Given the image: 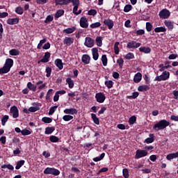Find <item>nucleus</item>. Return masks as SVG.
<instances>
[{
    "label": "nucleus",
    "mask_w": 178,
    "mask_h": 178,
    "mask_svg": "<svg viewBox=\"0 0 178 178\" xmlns=\"http://www.w3.org/2000/svg\"><path fill=\"white\" fill-rule=\"evenodd\" d=\"M64 122H70V120H73V116L70 115H65L63 117Z\"/></svg>",
    "instance_id": "c03bdc74"
},
{
    "label": "nucleus",
    "mask_w": 178,
    "mask_h": 178,
    "mask_svg": "<svg viewBox=\"0 0 178 178\" xmlns=\"http://www.w3.org/2000/svg\"><path fill=\"white\" fill-rule=\"evenodd\" d=\"M132 8H133V6H131V4H127L124 8V12L127 13L128 12H130V10H131Z\"/></svg>",
    "instance_id": "4d7b16f0"
},
{
    "label": "nucleus",
    "mask_w": 178,
    "mask_h": 178,
    "mask_svg": "<svg viewBox=\"0 0 178 178\" xmlns=\"http://www.w3.org/2000/svg\"><path fill=\"white\" fill-rule=\"evenodd\" d=\"M20 19L18 17L16 18H8L7 19V24H10V26H13V24H18Z\"/></svg>",
    "instance_id": "ddd939ff"
},
{
    "label": "nucleus",
    "mask_w": 178,
    "mask_h": 178,
    "mask_svg": "<svg viewBox=\"0 0 178 178\" xmlns=\"http://www.w3.org/2000/svg\"><path fill=\"white\" fill-rule=\"evenodd\" d=\"M139 47H141V43L134 40L128 42L127 44V48H128V49H134L136 48H139Z\"/></svg>",
    "instance_id": "39448f33"
},
{
    "label": "nucleus",
    "mask_w": 178,
    "mask_h": 178,
    "mask_svg": "<svg viewBox=\"0 0 178 178\" xmlns=\"http://www.w3.org/2000/svg\"><path fill=\"white\" fill-rule=\"evenodd\" d=\"M170 124V122L168 120H161L153 126V130H154V131H159V130H163L164 129H166Z\"/></svg>",
    "instance_id": "f257e3e1"
},
{
    "label": "nucleus",
    "mask_w": 178,
    "mask_h": 178,
    "mask_svg": "<svg viewBox=\"0 0 178 178\" xmlns=\"http://www.w3.org/2000/svg\"><path fill=\"white\" fill-rule=\"evenodd\" d=\"M170 120H172L173 122H178V115H171Z\"/></svg>",
    "instance_id": "774afa93"
},
{
    "label": "nucleus",
    "mask_w": 178,
    "mask_h": 178,
    "mask_svg": "<svg viewBox=\"0 0 178 178\" xmlns=\"http://www.w3.org/2000/svg\"><path fill=\"white\" fill-rule=\"evenodd\" d=\"M102 62L103 66H106V65H108V58H106V55L104 54L102 56Z\"/></svg>",
    "instance_id": "79ce46f5"
},
{
    "label": "nucleus",
    "mask_w": 178,
    "mask_h": 178,
    "mask_svg": "<svg viewBox=\"0 0 178 178\" xmlns=\"http://www.w3.org/2000/svg\"><path fill=\"white\" fill-rule=\"evenodd\" d=\"M54 20V16L53 15H47L45 20L44 23L48 24V23H51Z\"/></svg>",
    "instance_id": "de8ad7c7"
},
{
    "label": "nucleus",
    "mask_w": 178,
    "mask_h": 178,
    "mask_svg": "<svg viewBox=\"0 0 178 178\" xmlns=\"http://www.w3.org/2000/svg\"><path fill=\"white\" fill-rule=\"evenodd\" d=\"M177 58H178V55L177 54H170L169 56H168V59L170 60H173L175 59H177Z\"/></svg>",
    "instance_id": "69168bd1"
},
{
    "label": "nucleus",
    "mask_w": 178,
    "mask_h": 178,
    "mask_svg": "<svg viewBox=\"0 0 178 178\" xmlns=\"http://www.w3.org/2000/svg\"><path fill=\"white\" fill-rule=\"evenodd\" d=\"M143 79V74L141 72H138L135 74L134 78V83H140Z\"/></svg>",
    "instance_id": "6ab92c4d"
},
{
    "label": "nucleus",
    "mask_w": 178,
    "mask_h": 178,
    "mask_svg": "<svg viewBox=\"0 0 178 178\" xmlns=\"http://www.w3.org/2000/svg\"><path fill=\"white\" fill-rule=\"evenodd\" d=\"M164 24L165 26H166V27H168V30H173V29H175V25L173 24V22H172V21L165 20L164 22Z\"/></svg>",
    "instance_id": "4be33fe9"
},
{
    "label": "nucleus",
    "mask_w": 178,
    "mask_h": 178,
    "mask_svg": "<svg viewBox=\"0 0 178 178\" xmlns=\"http://www.w3.org/2000/svg\"><path fill=\"white\" fill-rule=\"evenodd\" d=\"M117 63L119 65L120 69H123V64L124 63V60L122 58H120L117 60Z\"/></svg>",
    "instance_id": "3c124183"
},
{
    "label": "nucleus",
    "mask_w": 178,
    "mask_h": 178,
    "mask_svg": "<svg viewBox=\"0 0 178 178\" xmlns=\"http://www.w3.org/2000/svg\"><path fill=\"white\" fill-rule=\"evenodd\" d=\"M84 45L88 48H92L94 47V39L88 37L86 38Z\"/></svg>",
    "instance_id": "f8f14e48"
},
{
    "label": "nucleus",
    "mask_w": 178,
    "mask_h": 178,
    "mask_svg": "<svg viewBox=\"0 0 178 178\" xmlns=\"http://www.w3.org/2000/svg\"><path fill=\"white\" fill-rule=\"evenodd\" d=\"M9 72H10V69L6 65L0 68V74H6V73H9Z\"/></svg>",
    "instance_id": "bb28decb"
},
{
    "label": "nucleus",
    "mask_w": 178,
    "mask_h": 178,
    "mask_svg": "<svg viewBox=\"0 0 178 178\" xmlns=\"http://www.w3.org/2000/svg\"><path fill=\"white\" fill-rule=\"evenodd\" d=\"M26 86L31 91H35L37 90V86L32 84L31 82H28Z\"/></svg>",
    "instance_id": "c756f323"
},
{
    "label": "nucleus",
    "mask_w": 178,
    "mask_h": 178,
    "mask_svg": "<svg viewBox=\"0 0 178 178\" xmlns=\"http://www.w3.org/2000/svg\"><path fill=\"white\" fill-rule=\"evenodd\" d=\"M10 113H12L13 118L14 119H17V118H19V109L16 106H13L10 108Z\"/></svg>",
    "instance_id": "1a4fd4ad"
},
{
    "label": "nucleus",
    "mask_w": 178,
    "mask_h": 178,
    "mask_svg": "<svg viewBox=\"0 0 178 178\" xmlns=\"http://www.w3.org/2000/svg\"><path fill=\"white\" fill-rule=\"evenodd\" d=\"M125 59H127L128 60H130V59H134V54H133V53H128L125 56Z\"/></svg>",
    "instance_id": "052dcab7"
},
{
    "label": "nucleus",
    "mask_w": 178,
    "mask_h": 178,
    "mask_svg": "<svg viewBox=\"0 0 178 178\" xmlns=\"http://www.w3.org/2000/svg\"><path fill=\"white\" fill-rule=\"evenodd\" d=\"M91 118L93 120V123H95V124H99V118L97 117L96 114L91 113Z\"/></svg>",
    "instance_id": "cd10ccee"
},
{
    "label": "nucleus",
    "mask_w": 178,
    "mask_h": 178,
    "mask_svg": "<svg viewBox=\"0 0 178 178\" xmlns=\"http://www.w3.org/2000/svg\"><path fill=\"white\" fill-rule=\"evenodd\" d=\"M54 63L60 70H62V69H63V63L60 58L56 59V60L54 61Z\"/></svg>",
    "instance_id": "412c9836"
},
{
    "label": "nucleus",
    "mask_w": 178,
    "mask_h": 178,
    "mask_svg": "<svg viewBox=\"0 0 178 178\" xmlns=\"http://www.w3.org/2000/svg\"><path fill=\"white\" fill-rule=\"evenodd\" d=\"M20 51L16 49H12L9 51V54L11 55V56H17V55H19Z\"/></svg>",
    "instance_id": "c85d7f7f"
},
{
    "label": "nucleus",
    "mask_w": 178,
    "mask_h": 178,
    "mask_svg": "<svg viewBox=\"0 0 178 178\" xmlns=\"http://www.w3.org/2000/svg\"><path fill=\"white\" fill-rule=\"evenodd\" d=\"M148 90H149V86L148 85H141L138 88V91H140L141 92L148 91Z\"/></svg>",
    "instance_id": "5701e85b"
},
{
    "label": "nucleus",
    "mask_w": 178,
    "mask_h": 178,
    "mask_svg": "<svg viewBox=\"0 0 178 178\" xmlns=\"http://www.w3.org/2000/svg\"><path fill=\"white\" fill-rule=\"evenodd\" d=\"M49 58H51V53L47 51L44 53L43 58L38 63H48L49 62Z\"/></svg>",
    "instance_id": "9b49d317"
},
{
    "label": "nucleus",
    "mask_w": 178,
    "mask_h": 178,
    "mask_svg": "<svg viewBox=\"0 0 178 178\" xmlns=\"http://www.w3.org/2000/svg\"><path fill=\"white\" fill-rule=\"evenodd\" d=\"M13 59L12 58H7L6 60V63L4 64V66H6V67H8V69H12V67H13Z\"/></svg>",
    "instance_id": "a211bd4d"
},
{
    "label": "nucleus",
    "mask_w": 178,
    "mask_h": 178,
    "mask_svg": "<svg viewBox=\"0 0 178 178\" xmlns=\"http://www.w3.org/2000/svg\"><path fill=\"white\" fill-rule=\"evenodd\" d=\"M46 77H51V73H52V68H51L50 67H47L46 70Z\"/></svg>",
    "instance_id": "603ef678"
},
{
    "label": "nucleus",
    "mask_w": 178,
    "mask_h": 178,
    "mask_svg": "<svg viewBox=\"0 0 178 178\" xmlns=\"http://www.w3.org/2000/svg\"><path fill=\"white\" fill-rule=\"evenodd\" d=\"M25 162L26 161L24 160H20V161H17V165L15 166V169L17 170H19V169H20V168H22V166H23V165H24Z\"/></svg>",
    "instance_id": "e433bc0d"
},
{
    "label": "nucleus",
    "mask_w": 178,
    "mask_h": 178,
    "mask_svg": "<svg viewBox=\"0 0 178 178\" xmlns=\"http://www.w3.org/2000/svg\"><path fill=\"white\" fill-rule=\"evenodd\" d=\"M49 141H51V143H58L59 138H58V136L52 135L49 137Z\"/></svg>",
    "instance_id": "a19ab883"
},
{
    "label": "nucleus",
    "mask_w": 178,
    "mask_h": 178,
    "mask_svg": "<svg viewBox=\"0 0 178 178\" xmlns=\"http://www.w3.org/2000/svg\"><path fill=\"white\" fill-rule=\"evenodd\" d=\"M54 2L56 3V6H58V5L63 6L65 5L63 3V0H54Z\"/></svg>",
    "instance_id": "338daca9"
},
{
    "label": "nucleus",
    "mask_w": 178,
    "mask_h": 178,
    "mask_svg": "<svg viewBox=\"0 0 178 178\" xmlns=\"http://www.w3.org/2000/svg\"><path fill=\"white\" fill-rule=\"evenodd\" d=\"M170 77V72L168 71L163 72L162 74L157 76L154 79V81H166Z\"/></svg>",
    "instance_id": "f03ea898"
},
{
    "label": "nucleus",
    "mask_w": 178,
    "mask_h": 178,
    "mask_svg": "<svg viewBox=\"0 0 178 178\" xmlns=\"http://www.w3.org/2000/svg\"><path fill=\"white\" fill-rule=\"evenodd\" d=\"M146 30L148 33L152 31V24L151 22H146Z\"/></svg>",
    "instance_id": "13d9d810"
},
{
    "label": "nucleus",
    "mask_w": 178,
    "mask_h": 178,
    "mask_svg": "<svg viewBox=\"0 0 178 178\" xmlns=\"http://www.w3.org/2000/svg\"><path fill=\"white\" fill-rule=\"evenodd\" d=\"M79 24L82 29H88V19L86 16L81 17L79 20Z\"/></svg>",
    "instance_id": "423d86ee"
},
{
    "label": "nucleus",
    "mask_w": 178,
    "mask_h": 178,
    "mask_svg": "<svg viewBox=\"0 0 178 178\" xmlns=\"http://www.w3.org/2000/svg\"><path fill=\"white\" fill-rule=\"evenodd\" d=\"M136 122H137V117H136V115H133L131 116L129 119V124H130V126L134 124V123H136Z\"/></svg>",
    "instance_id": "4c0bfd02"
},
{
    "label": "nucleus",
    "mask_w": 178,
    "mask_h": 178,
    "mask_svg": "<svg viewBox=\"0 0 178 178\" xmlns=\"http://www.w3.org/2000/svg\"><path fill=\"white\" fill-rule=\"evenodd\" d=\"M8 120H9V115H4L3 116L2 119H1V124L2 126H5V124H6V122H8Z\"/></svg>",
    "instance_id": "a18cd8bd"
},
{
    "label": "nucleus",
    "mask_w": 178,
    "mask_h": 178,
    "mask_svg": "<svg viewBox=\"0 0 178 178\" xmlns=\"http://www.w3.org/2000/svg\"><path fill=\"white\" fill-rule=\"evenodd\" d=\"M104 84L107 88H112L113 87V81L110 80V81H106L104 82Z\"/></svg>",
    "instance_id": "37998d69"
},
{
    "label": "nucleus",
    "mask_w": 178,
    "mask_h": 178,
    "mask_svg": "<svg viewBox=\"0 0 178 178\" xmlns=\"http://www.w3.org/2000/svg\"><path fill=\"white\" fill-rule=\"evenodd\" d=\"M42 122H43V123H52V118L49 117H43L42 118Z\"/></svg>",
    "instance_id": "49530a36"
},
{
    "label": "nucleus",
    "mask_w": 178,
    "mask_h": 178,
    "mask_svg": "<svg viewBox=\"0 0 178 178\" xmlns=\"http://www.w3.org/2000/svg\"><path fill=\"white\" fill-rule=\"evenodd\" d=\"M65 15V10H58L54 15L55 19H59V17L63 16Z\"/></svg>",
    "instance_id": "a878e982"
},
{
    "label": "nucleus",
    "mask_w": 178,
    "mask_h": 178,
    "mask_svg": "<svg viewBox=\"0 0 178 178\" xmlns=\"http://www.w3.org/2000/svg\"><path fill=\"white\" fill-rule=\"evenodd\" d=\"M88 15L89 16H95L97 15V10L91 9L88 11Z\"/></svg>",
    "instance_id": "680f3d73"
},
{
    "label": "nucleus",
    "mask_w": 178,
    "mask_h": 178,
    "mask_svg": "<svg viewBox=\"0 0 178 178\" xmlns=\"http://www.w3.org/2000/svg\"><path fill=\"white\" fill-rule=\"evenodd\" d=\"M55 130V127H47L45 128V134H52Z\"/></svg>",
    "instance_id": "393cba45"
},
{
    "label": "nucleus",
    "mask_w": 178,
    "mask_h": 178,
    "mask_svg": "<svg viewBox=\"0 0 178 178\" xmlns=\"http://www.w3.org/2000/svg\"><path fill=\"white\" fill-rule=\"evenodd\" d=\"M159 67H160V70H159L160 72H165V70H166V69H169V68L172 67V65H163V64H160Z\"/></svg>",
    "instance_id": "c9c22d12"
},
{
    "label": "nucleus",
    "mask_w": 178,
    "mask_h": 178,
    "mask_svg": "<svg viewBox=\"0 0 178 178\" xmlns=\"http://www.w3.org/2000/svg\"><path fill=\"white\" fill-rule=\"evenodd\" d=\"M44 175H53V176H59L60 175V171L59 170L47 167L43 172Z\"/></svg>",
    "instance_id": "7ed1b4c3"
},
{
    "label": "nucleus",
    "mask_w": 178,
    "mask_h": 178,
    "mask_svg": "<svg viewBox=\"0 0 178 178\" xmlns=\"http://www.w3.org/2000/svg\"><path fill=\"white\" fill-rule=\"evenodd\" d=\"M96 101L99 104H104L105 102V99H106V97L102 92H98L95 95Z\"/></svg>",
    "instance_id": "0eeeda50"
},
{
    "label": "nucleus",
    "mask_w": 178,
    "mask_h": 178,
    "mask_svg": "<svg viewBox=\"0 0 178 178\" xmlns=\"http://www.w3.org/2000/svg\"><path fill=\"white\" fill-rule=\"evenodd\" d=\"M21 134L22 136H30V134H31V132L30 131V130L24 129L21 131Z\"/></svg>",
    "instance_id": "bf43d9fd"
},
{
    "label": "nucleus",
    "mask_w": 178,
    "mask_h": 178,
    "mask_svg": "<svg viewBox=\"0 0 178 178\" xmlns=\"http://www.w3.org/2000/svg\"><path fill=\"white\" fill-rule=\"evenodd\" d=\"M77 109L76 108H65L64 110V113L67 115H77Z\"/></svg>",
    "instance_id": "dca6fc26"
},
{
    "label": "nucleus",
    "mask_w": 178,
    "mask_h": 178,
    "mask_svg": "<svg viewBox=\"0 0 178 178\" xmlns=\"http://www.w3.org/2000/svg\"><path fill=\"white\" fill-rule=\"evenodd\" d=\"M140 52H143V54H150L151 53V48L150 47H141L139 48Z\"/></svg>",
    "instance_id": "b1692460"
},
{
    "label": "nucleus",
    "mask_w": 178,
    "mask_h": 178,
    "mask_svg": "<svg viewBox=\"0 0 178 178\" xmlns=\"http://www.w3.org/2000/svg\"><path fill=\"white\" fill-rule=\"evenodd\" d=\"M103 23L105 26H107L109 30H112V29H113V26H115V23L113 22V21L109 18L104 19Z\"/></svg>",
    "instance_id": "9d476101"
},
{
    "label": "nucleus",
    "mask_w": 178,
    "mask_h": 178,
    "mask_svg": "<svg viewBox=\"0 0 178 178\" xmlns=\"http://www.w3.org/2000/svg\"><path fill=\"white\" fill-rule=\"evenodd\" d=\"M96 43L97 47H102V38L97 37L96 38Z\"/></svg>",
    "instance_id": "5fc2aeb1"
},
{
    "label": "nucleus",
    "mask_w": 178,
    "mask_h": 178,
    "mask_svg": "<svg viewBox=\"0 0 178 178\" xmlns=\"http://www.w3.org/2000/svg\"><path fill=\"white\" fill-rule=\"evenodd\" d=\"M54 91L53 89H49L47 92V95H46V100L49 101V99H51V94H52V92Z\"/></svg>",
    "instance_id": "e2e57ef3"
},
{
    "label": "nucleus",
    "mask_w": 178,
    "mask_h": 178,
    "mask_svg": "<svg viewBox=\"0 0 178 178\" xmlns=\"http://www.w3.org/2000/svg\"><path fill=\"white\" fill-rule=\"evenodd\" d=\"M29 112H37V111H40V108L39 107H34V106H31L29 108Z\"/></svg>",
    "instance_id": "0e129e2a"
},
{
    "label": "nucleus",
    "mask_w": 178,
    "mask_h": 178,
    "mask_svg": "<svg viewBox=\"0 0 178 178\" xmlns=\"http://www.w3.org/2000/svg\"><path fill=\"white\" fill-rule=\"evenodd\" d=\"M148 155V152L144 149H137L135 155V159H140V158H144Z\"/></svg>",
    "instance_id": "20e7f679"
},
{
    "label": "nucleus",
    "mask_w": 178,
    "mask_h": 178,
    "mask_svg": "<svg viewBox=\"0 0 178 178\" xmlns=\"http://www.w3.org/2000/svg\"><path fill=\"white\" fill-rule=\"evenodd\" d=\"M120 43L119 42H116L115 44H114V52L115 54V55H119V52H120V50H119V44Z\"/></svg>",
    "instance_id": "58836bf2"
},
{
    "label": "nucleus",
    "mask_w": 178,
    "mask_h": 178,
    "mask_svg": "<svg viewBox=\"0 0 178 178\" xmlns=\"http://www.w3.org/2000/svg\"><path fill=\"white\" fill-rule=\"evenodd\" d=\"M76 31V27L67 28L63 30V33L66 34H72V33H74Z\"/></svg>",
    "instance_id": "473e14b6"
},
{
    "label": "nucleus",
    "mask_w": 178,
    "mask_h": 178,
    "mask_svg": "<svg viewBox=\"0 0 178 178\" xmlns=\"http://www.w3.org/2000/svg\"><path fill=\"white\" fill-rule=\"evenodd\" d=\"M122 176L124 178H129V170L127 168H124L122 170Z\"/></svg>",
    "instance_id": "8fccbe9b"
},
{
    "label": "nucleus",
    "mask_w": 178,
    "mask_h": 178,
    "mask_svg": "<svg viewBox=\"0 0 178 178\" xmlns=\"http://www.w3.org/2000/svg\"><path fill=\"white\" fill-rule=\"evenodd\" d=\"M81 60L85 65H88L90 60H91V57L88 54H83L81 57Z\"/></svg>",
    "instance_id": "4468645a"
},
{
    "label": "nucleus",
    "mask_w": 178,
    "mask_h": 178,
    "mask_svg": "<svg viewBox=\"0 0 178 178\" xmlns=\"http://www.w3.org/2000/svg\"><path fill=\"white\" fill-rule=\"evenodd\" d=\"M90 29H98L101 27V22H95L90 25Z\"/></svg>",
    "instance_id": "09e8293b"
},
{
    "label": "nucleus",
    "mask_w": 178,
    "mask_h": 178,
    "mask_svg": "<svg viewBox=\"0 0 178 178\" xmlns=\"http://www.w3.org/2000/svg\"><path fill=\"white\" fill-rule=\"evenodd\" d=\"M149 138H147L144 143H146V144H152V143H154V141H155V139L154 138V134H150L149 135Z\"/></svg>",
    "instance_id": "aec40b11"
},
{
    "label": "nucleus",
    "mask_w": 178,
    "mask_h": 178,
    "mask_svg": "<svg viewBox=\"0 0 178 178\" xmlns=\"http://www.w3.org/2000/svg\"><path fill=\"white\" fill-rule=\"evenodd\" d=\"M6 168H7V169H9V170H15V167H13V165H12L11 164H4L1 165V169H6Z\"/></svg>",
    "instance_id": "ea45409f"
},
{
    "label": "nucleus",
    "mask_w": 178,
    "mask_h": 178,
    "mask_svg": "<svg viewBox=\"0 0 178 178\" xmlns=\"http://www.w3.org/2000/svg\"><path fill=\"white\" fill-rule=\"evenodd\" d=\"M73 42H74V39L72 38L65 37L63 40V44L67 45V47H70L71 44H73Z\"/></svg>",
    "instance_id": "2eb2a0df"
},
{
    "label": "nucleus",
    "mask_w": 178,
    "mask_h": 178,
    "mask_svg": "<svg viewBox=\"0 0 178 178\" xmlns=\"http://www.w3.org/2000/svg\"><path fill=\"white\" fill-rule=\"evenodd\" d=\"M66 82L68 84L69 88H73V87H74V81L72 79V78H67Z\"/></svg>",
    "instance_id": "7c9ffc66"
},
{
    "label": "nucleus",
    "mask_w": 178,
    "mask_h": 178,
    "mask_svg": "<svg viewBox=\"0 0 178 178\" xmlns=\"http://www.w3.org/2000/svg\"><path fill=\"white\" fill-rule=\"evenodd\" d=\"M159 16L160 19H168L170 16V11L168 9H163L159 12Z\"/></svg>",
    "instance_id": "6e6552de"
},
{
    "label": "nucleus",
    "mask_w": 178,
    "mask_h": 178,
    "mask_svg": "<svg viewBox=\"0 0 178 178\" xmlns=\"http://www.w3.org/2000/svg\"><path fill=\"white\" fill-rule=\"evenodd\" d=\"M45 42H47V39H42L40 41L39 44L37 46V49H41V48L42 47V44H45Z\"/></svg>",
    "instance_id": "864d4df0"
},
{
    "label": "nucleus",
    "mask_w": 178,
    "mask_h": 178,
    "mask_svg": "<svg viewBox=\"0 0 178 178\" xmlns=\"http://www.w3.org/2000/svg\"><path fill=\"white\" fill-rule=\"evenodd\" d=\"M92 58L94 59V60H98V58H99V54L98 53L97 48L92 49Z\"/></svg>",
    "instance_id": "f3484780"
},
{
    "label": "nucleus",
    "mask_w": 178,
    "mask_h": 178,
    "mask_svg": "<svg viewBox=\"0 0 178 178\" xmlns=\"http://www.w3.org/2000/svg\"><path fill=\"white\" fill-rule=\"evenodd\" d=\"M15 12L17 15H23V13H24V10L22 6H18L15 8Z\"/></svg>",
    "instance_id": "f704fd0d"
},
{
    "label": "nucleus",
    "mask_w": 178,
    "mask_h": 178,
    "mask_svg": "<svg viewBox=\"0 0 178 178\" xmlns=\"http://www.w3.org/2000/svg\"><path fill=\"white\" fill-rule=\"evenodd\" d=\"M58 109V106H54L50 108L49 111V115H52L54 113H55V111Z\"/></svg>",
    "instance_id": "6e6d98bb"
},
{
    "label": "nucleus",
    "mask_w": 178,
    "mask_h": 178,
    "mask_svg": "<svg viewBox=\"0 0 178 178\" xmlns=\"http://www.w3.org/2000/svg\"><path fill=\"white\" fill-rule=\"evenodd\" d=\"M155 33H166V28L163 26L156 27L154 29Z\"/></svg>",
    "instance_id": "2f4dec72"
},
{
    "label": "nucleus",
    "mask_w": 178,
    "mask_h": 178,
    "mask_svg": "<svg viewBox=\"0 0 178 178\" xmlns=\"http://www.w3.org/2000/svg\"><path fill=\"white\" fill-rule=\"evenodd\" d=\"M104 158H105V153H102L99 156L93 158L92 161H94V162H99V161H102Z\"/></svg>",
    "instance_id": "72a5a7b5"
}]
</instances>
